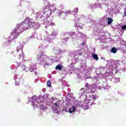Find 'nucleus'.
I'll list each match as a JSON object with an SVG mask.
<instances>
[{"mask_svg": "<svg viewBox=\"0 0 126 126\" xmlns=\"http://www.w3.org/2000/svg\"><path fill=\"white\" fill-rule=\"evenodd\" d=\"M27 20H25L20 24H17L15 29L12 32L11 34L13 36H15V38L18 37L23 31L28 30L30 28H33L34 29L37 30L36 28V22H33V20L29 18H27Z\"/></svg>", "mask_w": 126, "mask_h": 126, "instance_id": "obj_1", "label": "nucleus"}, {"mask_svg": "<svg viewBox=\"0 0 126 126\" xmlns=\"http://www.w3.org/2000/svg\"><path fill=\"white\" fill-rule=\"evenodd\" d=\"M23 69V70H25L26 72L30 71V72H32V75H36L37 74V68H36V66L34 64L31 65L29 67H25V68Z\"/></svg>", "mask_w": 126, "mask_h": 126, "instance_id": "obj_2", "label": "nucleus"}, {"mask_svg": "<svg viewBox=\"0 0 126 126\" xmlns=\"http://www.w3.org/2000/svg\"><path fill=\"white\" fill-rule=\"evenodd\" d=\"M56 100H57V98H52V103H54V105L55 106V107H60V106H61V100H57V101L56 102H55V101H56Z\"/></svg>", "mask_w": 126, "mask_h": 126, "instance_id": "obj_3", "label": "nucleus"}, {"mask_svg": "<svg viewBox=\"0 0 126 126\" xmlns=\"http://www.w3.org/2000/svg\"><path fill=\"white\" fill-rule=\"evenodd\" d=\"M90 101L89 102L87 101V104L84 106V109H85V110H88V109H89V105L91 106V105L94 104V102H92V100H90Z\"/></svg>", "mask_w": 126, "mask_h": 126, "instance_id": "obj_4", "label": "nucleus"}, {"mask_svg": "<svg viewBox=\"0 0 126 126\" xmlns=\"http://www.w3.org/2000/svg\"><path fill=\"white\" fill-rule=\"evenodd\" d=\"M20 50H21V48L19 47L17 48V55L19 56L20 58H22V57H24V53H23V51H20Z\"/></svg>", "mask_w": 126, "mask_h": 126, "instance_id": "obj_5", "label": "nucleus"}, {"mask_svg": "<svg viewBox=\"0 0 126 126\" xmlns=\"http://www.w3.org/2000/svg\"><path fill=\"white\" fill-rule=\"evenodd\" d=\"M46 26H55V23L54 21H52V20H49L46 21Z\"/></svg>", "mask_w": 126, "mask_h": 126, "instance_id": "obj_6", "label": "nucleus"}, {"mask_svg": "<svg viewBox=\"0 0 126 126\" xmlns=\"http://www.w3.org/2000/svg\"><path fill=\"white\" fill-rule=\"evenodd\" d=\"M58 16H59V17H61V18H62V19H65V16H66L65 13L64 12H62L61 13H59L58 14Z\"/></svg>", "mask_w": 126, "mask_h": 126, "instance_id": "obj_7", "label": "nucleus"}, {"mask_svg": "<svg viewBox=\"0 0 126 126\" xmlns=\"http://www.w3.org/2000/svg\"><path fill=\"white\" fill-rule=\"evenodd\" d=\"M51 6V4L49 2H46L45 5L43 8V10H46V9H49Z\"/></svg>", "mask_w": 126, "mask_h": 126, "instance_id": "obj_8", "label": "nucleus"}, {"mask_svg": "<svg viewBox=\"0 0 126 126\" xmlns=\"http://www.w3.org/2000/svg\"><path fill=\"white\" fill-rule=\"evenodd\" d=\"M107 20H108L107 23L108 25H111V24H112V22L114 21L113 19H112L111 18H108Z\"/></svg>", "mask_w": 126, "mask_h": 126, "instance_id": "obj_9", "label": "nucleus"}, {"mask_svg": "<svg viewBox=\"0 0 126 126\" xmlns=\"http://www.w3.org/2000/svg\"><path fill=\"white\" fill-rule=\"evenodd\" d=\"M63 66H62V65L58 64L56 66L55 68H56V69H59V70H62V69H63Z\"/></svg>", "mask_w": 126, "mask_h": 126, "instance_id": "obj_10", "label": "nucleus"}, {"mask_svg": "<svg viewBox=\"0 0 126 126\" xmlns=\"http://www.w3.org/2000/svg\"><path fill=\"white\" fill-rule=\"evenodd\" d=\"M85 87H86V90L85 88H82L81 89V90H84V91H86V90H88V89H89V84H88V83H86L85 85ZM87 88H88V89H87Z\"/></svg>", "mask_w": 126, "mask_h": 126, "instance_id": "obj_11", "label": "nucleus"}, {"mask_svg": "<svg viewBox=\"0 0 126 126\" xmlns=\"http://www.w3.org/2000/svg\"><path fill=\"white\" fill-rule=\"evenodd\" d=\"M74 111H75V107L72 106L71 108L69 109V113H73Z\"/></svg>", "mask_w": 126, "mask_h": 126, "instance_id": "obj_12", "label": "nucleus"}, {"mask_svg": "<svg viewBox=\"0 0 126 126\" xmlns=\"http://www.w3.org/2000/svg\"><path fill=\"white\" fill-rule=\"evenodd\" d=\"M93 58L94 60H95V61H98L99 60V58H98V55H97V54H93Z\"/></svg>", "mask_w": 126, "mask_h": 126, "instance_id": "obj_13", "label": "nucleus"}, {"mask_svg": "<svg viewBox=\"0 0 126 126\" xmlns=\"http://www.w3.org/2000/svg\"><path fill=\"white\" fill-rule=\"evenodd\" d=\"M117 51L118 50H117V49H116L115 47H113L111 49V53H113V54H116V53H117Z\"/></svg>", "mask_w": 126, "mask_h": 126, "instance_id": "obj_14", "label": "nucleus"}, {"mask_svg": "<svg viewBox=\"0 0 126 126\" xmlns=\"http://www.w3.org/2000/svg\"><path fill=\"white\" fill-rule=\"evenodd\" d=\"M47 87H51V86H52L51 81H48L47 82Z\"/></svg>", "mask_w": 126, "mask_h": 126, "instance_id": "obj_15", "label": "nucleus"}, {"mask_svg": "<svg viewBox=\"0 0 126 126\" xmlns=\"http://www.w3.org/2000/svg\"><path fill=\"white\" fill-rule=\"evenodd\" d=\"M43 14H46L47 16H50L51 15V12L49 14H48V11H44L43 12Z\"/></svg>", "mask_w": 126, "mask_h": 126, "instance_id": "obj_16", "label": "nucleus"}, {"mask_svg": "<svg viewBox=\"0 0 126 126\" xmlns=\"http://www.w3.org/2000/svg\"><path fill=\"white\" fill-rule=\"evenodd\" d=\"M40 109H42V110H45V106L44 105H39Z\"/></svg>", "mask_w": 126, "mask_h": 126, "instance_id": "obj_17", "label": "nucleus"}, {"mask_svg": "<svg viewBox=\"0 0 126 126\" xmlns=\"http://www.w3.org/2000/svg\"><path fill=\"white\" fill-rule=\"evenodd\" d=\"M74 12L76 13H77V12H78V7L76 8L74 10Z\"/></svg>", "mask_w": 126, "mask_h": 126, "instance_id": "obj_18", "label": "nucleus"}, {"mask_svg": "<svg viewBox=\"0 0 126 126\" xmlns=\"http://www.w3.org/2000/svg\"><path fill=\"white\" fill-rule=\"evenodd\" d=\"M122 29H123V30H126V25L123 26L122 27Z\"/></svg>", "mask_w": 126, "mask_h": 126, "instance_id": "obj_19", "label": "nucleus"}, {"mask_svg": "<svg viewBox=\"0 0 126 126\" xmlns=\"http://www.w3.org/2000/svg\"><path fill=\"white\" fill-rule=\"evenodd\" d=\"M92 98L94 100H96V96L95 95H93Z\"/></svg>", "mask_w": 126, "mask_h": 126, "instance_id": "obj_20", "label": "nucleus"}, {"mask_svg": "<svg viewBox=\"0 0 126 126\" xmlns=\"http://www.w3.org/2000/svg\"><path fill=\"white\" fill-rule=\"evenodd\" d=\"M74 34H75V33L72 32V33L70 34V36H73V35H74Z\"/></svg>", "mask_w": 126, "mask_h": 126, "instance_id": "obj_21", "label": "nucleus"}, {"mask_svg": "<svg viewBox=\"0 0 126 126\" xmlns=\"http://www.w3.org/2000/svg\"><path fill=\"white\" fill-rule=\"evenodd\" d=\"M125 10H126V8H125ZM124 15H125V16H126V11L124 12Z\"/></svg>", "mask_w": 126, "mask_h": 126, "instance_id": "obj_22", "label": "nucleus"}, {"mask_svg": "<svg viewBox=\"0 0 126 126\" xmlns=\"http://www.w3.org/2000/svg\"><path fill=\"white\" fill-rule=\"evenodd\" d=\"M84 45H85V42H83V43H82V46H84Z\"/></svg>", "mask_w": 126, "mask_h": 126, "instance_id": "obj_23", "label": "nucleus"}, {"mask_svg": "<svg viewBox=\"0 0 126 126\" xmlns=\"http://www.w3.org/2000/svg\"><path fill=\"white\" fill-rule=\"evenodd\" d=\"M71 12L68 11V13H70Z\"/></svg>", "mask_w": 126, "mask_h": 126, "instance_id": "obj_24", "label": "nucleus"}, {"mask_svg": "<svg viewBox=\"0 0 126 126\" xmlns=\"http://www.w3.org/2000/svg\"><path fill=\"white\" fill-rule=\"evenodd\" d=\"M42 98H43L44 100H45L44 98V96H43Z\"/></svg>", "mask_w": 126, "mask_h": 126, "instance_id": "obj_25", "label": "nucleus"}, {"mask_svg": "<svg viewBox=\"0 0 126 126\" xmlns=\"http://www.w3.org/2000/svg\"><path fill=\"white\" fill-rule=\"evenodd\" d=\"M81 28H82V29L83 28V27H82Z\"/></svg>", "mask_w": 126, "mask_h": 126, "instance_id": "obj_26", "label": "nucleus"}]
</instances>
